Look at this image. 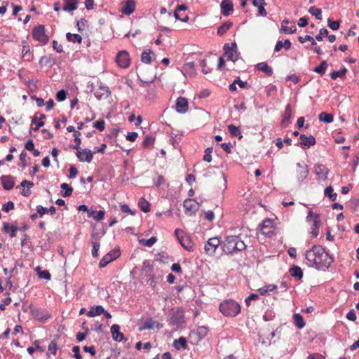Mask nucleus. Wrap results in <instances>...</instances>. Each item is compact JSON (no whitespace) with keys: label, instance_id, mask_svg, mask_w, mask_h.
I'll use <instances>...</instances> for the list:
<instances>
[{"label":"nucleus","instance_id":"obj_1","mask_svg":"<svg viewBox=\"0 0 359 359\" xmlns=\"http://www.w3.org/2000/svg\"><path fill=\"white\" fill-rule=\"evenodd\" d=\"M306 259L318 269H327L333 262L332 257L320 245H315L306 252Z\"/></svg>","mask_w":359,"mask_h":359},{"label":"nucleus","instance_id":"obj_2","mask_svg":"<svg viewBox=\"0 0 359 359\" xmlns=\"http://www.w3.org/2000/svg\"><path fill=\"white\" fill-rule=\"evenodd\" d=\"M246 248L244 242L237 236H228L223 244V250L226 254L242 251Z\"/></svg>","mask_w":359,"mask_h":359},{"label":"nucleus","instance_id":"obj_3","mask_svg":"<svg viewBox=\"0 0 359 359\" xmlns=\"http://www.w3.org/2000/svg\"><path fill=\"white\" fill-rule=\"evenodd\" d=\"M240 304L233 299H226L219 305L220 312L227 317H235L241 312Z\"/></svg>","mask_w":359,"mask_h":359},{"label":"nucleus","instance_id":"obj_4","mask_svg":"<svg viewBox=\"0 0 359 359\" xmlns=\"http://www.w3.org/2000/svg\"><path fill=\"white\" fill-rule=\"evenodd\" d=\"M175 234L181 245L188 251L194 250V243L191 237L186 234L182 230L175 229Z\"/></svg>","mask_w":359,"mask_h":359},{"label":"nucleus","instance_id":"obj_5","mask_svg":"<svg viewBox=\"0 0 359 359\" xmlns=\"http://www.w3.org/2000/svg\"><path fill=\"white\" fill-rule=\"evenodd\" d=\"M306 220L307 222L312 220L311 233L313 237H317L319 234V228L321 224L320 215L314 214L313 211L310 210L306 217Z\"/></svg>","mask_w":359,"mask_h":359},{"label":"nucleus","instance_id":"obj_6","mask_svg":"<svg viewBox=\"0 0 359 359\" xmlns=\"http://www.w3.org/2000/svg\"><path fill=\"white\" fill-rule=\"evenodd\" d=\"M33 38L42 44H46L49 40V37L46 34L45 27L39 25L32 29V32Z\"/></svg>","mask_w":359,"mask_h":359},{"label":"nucleus","instance_id":"obj_7","mask_svg":"<svg viewBox=\"0 0 359 359\" xmlns=\"http://www.w3.org/2000/svg\"><path fill=\"white\" fill-rule=\"evenodd\" d=\"M208 331L205 326H199L196 330L191 331L189 334L191 342L197 344L207 335Z\"/></svg>","mask_w":359,"mask_h":359},{"label":"nucleus","instance_id":"obj_8","mask_svg":"<svg viewBox=\"0 0 359 359\" xmlns=\"http://www.w3.org/2000/svg\"><path fill=\"white\" fill-rule=\"evenodd\" d=\"M309 174L308 165L305 163H298L296 166L295 177L299 182H302Z\"/></svg>","mask_w":359,"mask_h":359},{"label":"nucleus","instance_id":"obj_9","mask_svg":"<svg viewBox=\"0 0 359 359\" xmlns=\"http://www.w3.org/2000/svg\"><path fill=\"white\" fill-rule=\"evenodd\" d=\"M220 243V239L217 237L209 238L205 245V251L206 254L212 255L215 252Z\"/></svg>","mask_w":359,"mask_h":359},{"label":"nucleus","instance_id":"obj_10","mask_svg":"<svg viewBox=\"0 0 359 359\" xmlns=\"http://www.w3.org/2000/svg\"><path fill=\"white\" fill-rule=\"evenodd\" d=\"M121 255L120 251L118 250H111L109 252L107 253L100 261L99 267L104 268L108 264L116 259Z\"/></svg>","mask_w":359,"mask_h":359},{"label":"nucleus","instance_id":"obj_11","mask_svg":"<svg viewBox=\"0 0 359 359\" xmlns=\"http://www.w3.org/2000/svg\"><path fill=\"white\" fill-rule=\"evenodd\" d=\"M237 45L236 43H231V46L229 43H225L224 46V50L225 54L227 55L228 59L235 62L238 60V54H237Z\"/></svg>","mask_w":359,"mask_h":359},{"label":"nucleus","instance_id":"obj_12","mask_svg":"<svg viewBox=\"0 0 359 359\" xmlns=\"http://www.w3.org/2000/svg\"><path fill=\"white\" fill-rule=\"evenodd\" d=\"M93 152L87 149H80L76 151V156L81 162L90 163L93 158Z\"/></svg>","mask_w":359,"mask_h":359},{"label":"nucleus","instance_id":"obj_13","mask_svg":"<svg viewBox=\"0 0 359 359\" xmlns=\"http://www.w3.org/2000/svg\"><path fill=\"white\" fill-rule=\"evenodd\" d=\"M116 62L121 68L128 67L130 62L128 53L126 50L119 52L116 56Z\"/></svg>","mask_w":359,"mask_h":359},{"label":"nucleus","instance_id":"obj_14","mask_svg":"<svg viewBox=\"0 0 359 359\" xmlns=\"http://www.w3.org/2000/svg\"><path fill=\"white\" fill-rule=\"evenodd\" d=\"M184 311L182 308H177L173 310L170 319V323L172 325H180L184 322Z\"/></svg>","mask_w":359,"mask_h":359},{"label":"nucleus","instance_id":"obj_15","mask_svg":"<svg viewBox=\"0 0 359 359\" xmlns=\"http://www.w3.org/2000/svg\"><path fill=\"white\" fill-rule=\"evenodd\" d=\"M273 224V220L270 219H264L260 224V229L262 234L271 237L274 234Z\"/></svg>","mask_w":359,"mask_h":359},{"label":"nucleus","instance_id":"obj_16","mask_svg":"<svg viewBox=\"0 0 359 359\" xmlns=\"http://www.w3.org/2000/svg\"><path fill=\"white\" fill-rule=\"evenodd\" d=\"M184 208L185 214L191 215L194 214L198 210L197 202L191 198H187L184 201Z\"/></svg>","mask_w":359,"mask_h":359},{"label":"nucleus","instance_id":"obj_17","mask_svg":"<svg viewBox=\"0 0 359 359\" xmlns=\"http://www.w3.org/2000/svg\"><path fill=\"white\" fill-rule=\"evenodd\" d=\"M135 0H126L122 2L120 11L122 13L129 15L135 11Z\"/></svg>","mask_w":359,"mask_h":359},{"label":"nucleus","instance_id":"obj_18","mask_svg":"<svg viewBox=\"0 0 359 359\" xmlns=\"http://www.w3.org/2000/svg\"><path fill=\"white\" fill-rule=\"evenodd\" d=\"M314 172L319 180H326L329 170L325 165L316 164L314 165Z\"/></svg>","mask_w":359,"mask_h":359},{"label":"nucleus","instance_id":"obj_19","mask_svg":"<svg viewBox=\"0 0 359 359\" xmlns=\"http://www.w3.org/2000/svg\"><path fill=\"white\" fill-rule=\"evenodd\" d=\"M176 111L180 114H184L188 111L189 103L185 97H180L176 100Z\"/></svg>","mask_w":359,"mask_h":359},{"label":"nucleus","instance_id":"obj_20","mask_svg":"<svg viewBox=\"0 0 359 359\" xmlns=\"http://www.w3.org/2000/svg\"><path fill=\"white\" fill-rule=\"evenodd\" d=\"M300 146L302 148H309L316 144V139L313 135L307 136L304 134L300 135Z\"/></svg>","mask_w":359,"mask_h":359},{"label":"nucleus","instance_id":"obj_21","mask_svg":"<svg viewBox=\"0 0 359 359\" xmlns=\"http://www.w3.org/2000/svg\"><path fill=\"white\" fill-rule=\"evenodd\" d=\"M33 316L41 322H45L50 318V315L48 311L41 309H34L32 311Z\"/></svg>","mask_w":359,"mask_h":359},{"label":"nucleus","instance_id":"obj_22","mask_svg":"<svg viewBox=\"0 0 359 359\" xmlns=\"http://www.w3.org/2000/svg\"><path fill=\"white\" fill-rule=\"evenodd\" d=\"M111 94V91L107 86H100L95 92V96L98 100L107 99Z\"/></svg>","mask_w":359,"mask_h":359},{"label":"nucleus","instance_id":"obj_23","mask_svg":"<svg viewBox=\"0 0 359 359\" xmlns=\"http://www.w3.org/2000/svg\"><path fill=\"white\" fill-rule=\"evenodd\" d=\"M79 0H64L62 10L66 12H73L78 8Z\"/></svg>","mask_w":359,"mask_h":359},{"label":"nucleus","instance_id":"obj_24","mask_svg":"<svg viewBox=\"0 0 359 359\" xmlns=\"http://www.w3.org/2000/svg\"><path fill=\"white\" fill-rule=\"evenodd\" d=\"M3 187L6 190H10L14 187L15 182L13 177L11 175H4L1 177Z\"/></svg>","mask_w":359,"mask_h":359},{"label":"nucleus","instance_id":"obj_25","mask_svg":"<svg viewBox=\"0 0 359 359\" xmlns=\"http://www.w3.org/2000/svg\"><path fill=\"white\" fill-rule=\"evenodd\" d=\"M233 5L231 0H223L221 3L222 13L224 16H228L230 12L233 11Z\"/></svg>","mask_w":359,"mask_h":359},{"label":"nucleus","instance_id":"obj_26","mask_svg":"<svg viewBox=\"0 0 359 359\" xmlns=\"http://www.w3.org/2000/svg\"><path fill=\"white\" fill-rule=\"evenodd\" d=\"M120 326L114 324L111 327V332L113 339L116 341H121L123 339V334L119 332Z\"/></svg>","mask_w":359,"mask_h":359},{"label":"nucleus","instance_id":"obj_27","mask_svg":"<svg viewBox=\"0 0 359 359\" xmlns=\"http://www.w3.org/2000/svg\"><path fill=\"white\" fill-rule=\"evenodd\" d=\"M265 0H252V5L258 8V13L262 16H266L267 12L264 8L266 6Z\"/></svg>","mask_w":359,"mask_h":359},{"label":"nucleus","instance_id":"obj_28","mask_svg":"<svg viewBox=\"0 0 359 359\" xmlns=\"http://www.w3.org/2000/svg\"><path fill=\"white\" fill-rule=\"evenodd\" d=\"M182 72L184 75H189L190 76H194L196 74L194 62H190L184 64L182 67Z\"/></svg>","mask_w":359,"mask_h":359},{"label":"nucleus","instance_id":"obj_29","mask_svg":"<svg viewBox=\"0 0 359 359\" xmlns=\"http://www.w3.org/2000/svg\"><path fill=\"white\" fill-rule=\"evenodd\" d=\"M292 109L290 104H287L285 107L283 119H282V125L284 127H286L288 126V123H290V119L292 116Z\"/></svg>","mask_w":359,"mask_h":359},{"label":"nucleus","instance_id":"obj_30","mask_svg":"<svg viewBox=\"0 0 359 359\" xmlns=\"http://www.w3.org/2000/svg\"><path fill=\"white\" fill-rule=\"evenodd\" d=\"M256 67L258 70L264 72L268 76H271L273 73L272 67L264 62L258 63Z\"/></svg>","mask_w":359,"mask_h":359},{"label":"nucleus","instance_id":"obj_31","mask_svg":"<svg viewBox=\"0 0 359 359\" xmlns=\"http://www.w3.org/2000/svg\"><path fill=\"white\" fill-rule=\"evenodd\" d=\"M97 236V233H93L91 234L92 238V245H93V249H92V255L93 257H98V251L100 249V244L98 241H96V236Z\"/></svg>","mask_w":359,"mask_h":359},{"label":"nucleus","instance_id":"obj_32","mask_svg":"<svg viewBox=\"0 0 359 359\" xmlns=\"http://www.w3.org/2000/svg\"><path fill=\"white\" fill-rule=\"evenodd\" d=\"M104 210L95 211L92 209L91 211L88 212V217H93L95 221L100 222L104 219Z\"/></svg>","mask_w":359,"mask_h":359},{"label":"nucleus","instance_id":"obj_33","mask_svg":"<svg viewBox=\"0 0 359 359\" xmlns=\"http://www.w3.org/2000/svg\"><path fill=\"white\" fill-rule=\"evenodd\" d=\"M104 312V309L102 306H95L90 308V311L87 313L88 317H95L100 316Z\"/></svg>","mask_w":359,"mask_h":359},{"label":"nucleus","instance_id":"obj_34","mask_svg":"<svg viewBox=\"0 0 359 359\" xmlns=\"http://www.w3.org/2000/svg\"><path fill=\"white\" fill-rule=\"evenodd\" d=\"M159 327V323L157 321H154L152 319H148L147 320L144 324L142 325V327L140 329V330H151L154 328H158Z\"/></svg>","mask_w":359,"mask_h":359},{"label":"nucleus","instance_id":"obj_35","mask_svg":"<svg viewBox=\"0 0 359 359\" xmlns=\"http://www.w3.org/2000/svg\"><path fill=\"white\" fill-rule=\"evenodd\" d=\"M155 54L151 50H146L142 53L141 60L143 63L150 64L155 57Z\"/></svg>","mask_w":359,"mask_h":359},{"label":"nucleus","instance_id":"obj_36","mask_svg":"<svg viewBox=\"0 0 359 359\" xmlns=\"http://www.w3.org/2000/svg\"><path fill=\"white\" fill-rule=\"evenodd\" d=\"M277 289V286L273 284H269L264 285L258 289V292L261 295L269 294L271 292H273Z\"/></svg>","mask_w":359,"mask_h":359},{"label":"nucleus","instance_id":"obj_37","mask_svg":"<svg viewBox=\"0 0 359 359\" xmlns=\"http://www.w3.org/2000/svg\"><path fill=\"white\" fill-rule=\"evenodd\" d=\"M3 230L6 233H9L10 236L13 238L16 236V231L18 230V227L14 225L10 226L7 222H4Z\"/></svg>","mask_w":359,"mask_h":359},{"label":"nucleus","instance_id":"obj_38","mask_svg":"<svg viewBox=\"0 0 359 359\" xmlns=\"http://www.w3.org/2000/svg\"><path fill=\"white\" fill-rule=\"evenodd\" d=\"M290 273L291 276L295 278L297 280H301L303 277V271L299 266H295L290 269Z\"/></svg>","mask_w":359,"mask_h":359},{"label":"nucleus","instance_id":"obj_39","mask_svg":"<svg viewBox=\"0 0 359 359\" xmlns=\"http://www.w3.org/2000/svg\"><path fill=\"white\" fill-rule=\"evenodd\" d=\"M173 346L177 350L186 349L187 348V340L184 337H181L174 341Z\"/></svg>","mask_w":359,"mask_h":359},{"label":"nucleus","instance_id":"obj_40","mask_svg":"<svg viewBox=\"0 0 359 359\" xmlns=\"http://www.w3.org/2000/svg\"><path fill=\"white\" fill-rule=\"evenodd\" d=\"M233 23L229 21L224 22L221 26L218 27L217 34L219 36L224 35L231 27Z\"/></svg>","mask_w":359,"mask_h":359},{"label":"nucleus","instance_id":"obj_41","mask_svg":"<svg viewBox=\"0 0 359 359\" xmlns=\"http://www.w3.org/2000/svg\"><path fill=\"white\" fill-rule=\"evenodd\" d=\"M138 206L144 212L150 211V203L144 198H141L138 202Z\"/></svg>","mask_w":359,"mask_h":359},{"label":"nucleus","instance_id":"obj_42","mask_svg":"<svg viewBox=\"0 0 359 359\" xmlns=\"http://www.w3.org/2000/svg\"><path fill=\"white\" fill-rule=\"evenodd\" d=\"M318 119L322 122L330 123L333 121L334 117L331 114L321 112L318 115Z\"/></svg>","mask_w":359,"mask_h":359},{"label":"nucleus","instance_id":"obj_43","mask_svg":"<svg viewBox=\"0 0 359 359\" xmlns=\"http://www.w3.org/2000/svg\"><path fill=\"white\" fill-rule=\"evenodd\" d=\"M293 318H294V324L298 328L301 329L304 327L305 323H304L302 316H301L299 313H295L293 316Z\"/></svg>","mask_w":359,"mask_h":359},{"label":"nucleus","instance_id":"obj_44","mask_svg":"<svg viewBox=\"0 0 359 359\" xmlns=\"http://www.w3.org/2000/svg\"><path fill=\"white\" fill-rule=\"evenodd\" d=\"M66 38L67 41L74 43L78 42L80 43L82 41L81 36L78 34H71L69 32L66 34Z\"/></svg>","mask_w":359,"mask_h":359},{"label":"nucleus","instance_id":"obj_45","mask_svg":"<svg viewBox=\"0 0 359 359\" xmlns=\"http://www.w3.org/2000/svg\"><path fill=\"white\" fill-rule=\"evenodd\" d=\"M327 67V63L325 60H323L320 64L313 69V71L320 75H323L325 73Z\"/></svg>","mask_w":359,"mask_h":359},{"label":"nucleus","instance_id":"obj_46","mask_svg":"<svg viewBox=\"0 0 359 359\" xmlns=\"http://www.w3.org/2000/svg\"><path fill=\"white\" fill-rule=\"evenodd\" d=\"M325 195L330 198L332 201L337 200V194L334 192V190L331 186L327 187L325 189Z\"/></svg>","mask_w":359,"mask_h":359},{"label":"nucleus","instance_id":"obj_47","mask_svg":"<svg viewBox=\"0 0 359 359\" xmlns=\"http://www.w3.org/2000/svg\"><path fill=\"white\" fill-rule=\"evenodd\" d=\"M60 187L63 190H65V191L62 193V196L63 197H69L72 195L73 192V189L71 187H69V184H67V183H62L60 185Z\"/></svg>","mask_w":359,"mask_h":359},{"label":"nucleus","instance_id":"obj_48","mask_svg":"<svg viewBox=\"0 0 359 359\" xmlns=\"http://www.w3.org/2000/svg\"><path fill=\"white\" fill-rule=\"evenodd\" d=\"M309 12L310 14L315 16L318 20L322 19V11L320 8L311 6L309 8Z\"/></svg>","mask_w":359,"mask_h":359},{"label":"nucleus","instance_id":"obj_49","mask_svg":"<svg viewBox=\"0 0 359 359\" xmlns=\"http://www.w3.org/2000/svg\"><path fill=\"white\" fill-rule=\"evenodd\" d=\"M347 72V69L344 67L339 71H334L330 74V77L333 80H336L339 77L344 76Z\"/></svg>","mask_w":359,"mask_h":359},{"label":"nucleus","instance_id":"obj_50","mask_svg":"<svg viewBox=\"0 0 359 359\" xmlns=\"http://www.w3.org/2000/svg\"><path fill=\"white\" fill-rule=\"evenodd\" d=\"M155 138L151 135H147L142 142V146L145 148H150L154 143Z\"/></svg>","mask_w":359,"mask_h":359},{"label":"nucleus","instance_id":"obj_51","mask_svg":"<svg viewBox=\"0 0 359 359\" xmlns=\"http://www.w3.org/2000/svg\"><path fill=\"white\" fill-rule=\"evenodd\" d=\"M32 123L35 125V126L33 128V130L34 131L39 130V128L44 125V122L43 121H38V117L36 116V115H35L33 117V118L32 120Z\"/></svg>","mask_w":359,"mask_h":359},{"label":"nucleus","instance_id":"obj_52","mask_svg":"<svg viewBox=\"0 0 359 359\" xmlns=\"http://www.w3.org/2000/svg\"><path fill=\"white\" fill-rule=\"evenodd\" d=\"M298 40L301 43L310 41L312 46H315L316 44V42L315 41L314 39L309 35H306L305 36H300L298 37Z\"/></svg>","mask_w":359,"mask_h":359},{"label":"nucleus","instance_id":"obj_53","mask_svg":"<svg viewBox=\"0 0 359 359\" xmlns=\"http://www.w3.org/2000/svg\"><path fill=\"white\" fill-rule=\"evenodd\" d=\"M280 30L284 32L285 34H293L296 32L297 28L294 25L287 27L283 25H281Z\"/></svg>","mask_w":359,"mask_h":359},{"label":"nucleus","instance_id":"obj_54","mask_svg":"<svg viewBox=\"0 0 359 359\" xmlns=\"http://www.w3.org/2000/svg\"><path fill=\"white\" fill-rule=\"evenodd\" d=\"M157 241V238L155 236H152L150 238L147 239V240H145V239H142L140 241V243L144 245V246H147V247H151Z\"/></svg>","mask_w":359,"mask_h":359},{"label":"nucleus","instance_id":"obj_55","mask_svg":"<svg viewBox=\"0 0 359 359\" xmlns=\"http://www.w3.org/2000/svg\"><path fill=\"white\" fill-rule=\"evenodd\" d=\"M212 148L208 147L205 149V154L203 156V160L206 162H211L212 161Z\"/></svg>","mask_w":359,"mask_h":359},{"label":"nucleus","instance_id":"obj_56","mask_svg":"<svg viewBox=\"0 0 359 359\" xmlns=\"http://www.w3.org/2000/svg\"><path fill=\"white\" fill-rule=\"evenodd\" d=\"M228 130L232 136L236 137L240 134V130L234 125L228 126Z\"/></svg>","mask_w":359,"mask_h":359},{"label":"nucleus","instance_id":"obj_57","mask_svg":"<svg viewBox=\"0 0 359 359\" xmlns=\"http://www.w3.org/2000/svg\"><path fill=\"white\" fill-rule=\"evenodd\" d=\"M93 127L100 131H103L105 128V122L102 119L96 121L93 123Z\"/></svg>","mask_w":359,"mask_h":359},{"label":"nucleus","instance_id":"obj_58","mask_svg":"<svg viewBox=\"0 0 359 359\" xmlns=\"http://www.w3.org/2000/svg\"><path fill=\"white\" fill-rule=\"evenodd\" d=\"M38 276H39V278L45 279V280H50V277H51L50 273L47 270L39 271L38 272Z\"/></svg>","mask_w":359,"mask_h":359},{"label":"nucleus","instance_id":"obj_59","mask_svg":"<svg viewBox=\"0 0 359 359\" xmlns=\"http://www.w3.org/2000/svg\"><path fill=\"white\" fill-rule=\"evenodd\" d=\"M328 35V31L325 28H323L320 29L319 34L316 36V39L318 41L323 40V36H327Z\"/></svg>","mask_w":359,"mask_h":359},{"label":"nucleus","instance_id":"obj_60","mask_svg":"<svg viewBox=\"0 0 359 359\" xmlns=\"http://www.w3.org/2000/svg\"><path fill=\"white\" fill-rule=\"evenodd\" d=\"M259 299V295L257 294H250L245 300V304L247 306L250 305V302L252 301L257 300Z\"/></svg>","mask_w":359,"mask_h":359},{"label":"nucleus","instance_id":"obj_61","mask_svg":"<svg viewBox=\"0 0 359 359\" xmlns=\"http://www.w3.org/2000/svg\"><path fill=\"white\" fill-rule=\"evenodd\" d=\"M48 351L53 354V355H55L56 354V351H57V343L55 341H52L49 345H48Z\"/></svg>","mask_w":359,"mask_h":359},{"label":"nucleus","instance_id":"obj_62","mask_svg":"<svg viewBox=\"0 0 359 359\" xmlns=\"http://www.w3.org/2000/svg\"><path fill=\"white\" fill-rule=\"evenodd\" d=\"M67 93L65 90L58 91L56 94V100L58 102H62L66 99Z\"/></svg>","mask_w":359,"mask_h":359},{"label":"nucleus","instance_id":"obj_63","mask_svg":"<svg viewBox=\"0 0 359 359\" xmlns=\"http://www.w3.org/2000/svg\"><path fill=\"white\" fill-rule=\"evenodd\" d=\"M328 26L330 29L332 30H337L339 27V21H334L331 19H328L327 20Z\"/></svg>","mask_w":359,"mask_h":359},{"label":"nucleus","instance_id":"obj_64","mask_svg":"<svg viewBox=\"0 0 359 359\" xmlns=\"http://www.w3.org/2000/svg\"><path fill=\"white\" fill-rule=\"evenodd\" d=\"M276 87L275 86H269L266 88V94L268 97L272 96L276 94Z\"/></svg>","mask_w":359,"mask_h":359}]
</instances>
